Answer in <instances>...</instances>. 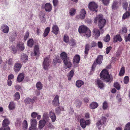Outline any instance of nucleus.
<instances>
[{
  "label": "nucleus",
  "mask_w": 130,
  "mask_h": 130,
  "mask_svg": "<svg viewBox=\"0 0 130 130\" xmlns=\"http://www.w3.org/2000/svg\"><path fill=\"white\" fill-rule=\"evenodd\" d=\"M94 23L97 24L98 22V26L100 30L101 34H103L104 32L103 28L105 25L106 21V20L103 18V17L102 14L97 15L95 18L94 20Z\"/></svg>",
  "instance_id": "1"
},
{
  "label": "nucleus",
  "mask_w": 130,
  "mask_h": 130,
  "mask_svg": "<svg viewBox=\"0 0 130 130\" xmlns=\"http://www.w3.org/2000/svg\"><path fill=\"white\" fill-rule=\"evenodd\" d=\"M60 56L64 65L67 68H71L72 65V63L67 54L65 52H63L60 54Z\"/></svg>",
  "instance_id": "2"
},
{
  "label": "nucleus",
  "mask_w": 130,
  "mask_h": 130,
  "mask_svg": "<svg viewBox=\"0 0 130 130\" xmlns=\"http://www.w3.org/2000/svg\"><path fill=\"white\" fill-rule=\"evenodd\" d=\"M100 76L101 79L106 83L109 82L110 81V77L108 71L103 69L100 73Z\"/></svg>",
  "instance_id": "3"
},
{
  "label": "nucleus",
  "mask_w": 130,
  "mask_h": 130,
  "mask_svg": "<svg viewBox=\"0 0 130 130\" xmlns=\"http://www.w3.org/2000/svg\"><path fill=\"white\" fill-rule=\"evenodd\" d=\"M78 31L80 33H85V35L87 37H89L91 35V32L90 29L86 26L82 25L78 28Z\"/></svg>",
  "instance_id": "4"
},
{
  "label": "nucleus",
  "mask_w": 130,
  "mask_h": 130,
  "mask_svg": "<svg viewBox=\"0 0 130 130\" xmlns=\"http://www.w3.org/2000/svg\"><path fill=\"white\" fill-rule=\"evenodd\" d=\"M97 43L95 41H92L91 44V46L90 47V45L89 44L87 43L85 46V50L84 53L85 55L84 56L85 58H86L87 57V55L88 54L90 48H92L93 47H94L96 46Z\"/></svg>",
  "instance_id": "5"
},
{
  "label": "nucleus",
  "mask_w": 130,
  "mask_h": 130,
  "mask_svg": "<svg viewBox=\"0 0 130 130\" xmlns=\"http://www.w3.org/2000/svg\"><path fill=\"white\" fill-rule=\"evenodd\" d=\"M103 59V56L101 55H99L97 57L96 59L93 63L91 69V71H94L95 70L97 64H101L102 62Z\"/></svg>",
  "instance_id": "6"
},
{
  "label": "nucleus",
  "mask_w": 130,
  "mask_h": 130,
  "mask_svg": "<svg viewBox=\"0 0 130 130\" xmlns=\"http://www.w3.org/2000/svg\"><path fill=\"white\" fill-rule=\"evenodd\" d=\"M51 62V60L50 59L49 57H46L43 60L42 65L44 69L45 70H48V68L50 65V63Z\"/></svg>",
  "instance_id": "7"
},
{
  "label": "nucleus",
  "mask_w": 130,
  "mask_h": 130,
  "mask_svg": "<svg viewBox=\"0 0 130 130\" xmlns=\"http://www.w3.org/2000/svg\"><path fill=\"white\" fill-rule=\"evenodd\" d=\"M98 7L97 4L94 2H91L89 4L88 8L92 12H97L98 11Z\"/></svg>",
  "instance_id": "8"
},
{
  "label": "nucleus",
  "mask_w": 130,
  "mask_h": 130,
  "mask_svg": "<svg viewBox=\"0 0 130 130\" xmlns=\"http://www.w3.org/2000/svg\"><path fill=\"white\" fill-rule=\"evenodd\" d=\"M106 120L107 119L106 118L103 116L102 117L101 119L97 122L96 123V125L99 129H100V127L103 125H105Z\"/></svg>",
  "instance_id": "9"
},
{
  "label": "nucleus",
  "mask_w": 130,
  "mask_h": 130,
  "mask_svg": "<svg viewBox=\"0 0 130 130\" xmlns=\"http://www.w3.org/2000/svg\"><path fill=\"white\" fill-rule=\"evenodd\" d=\"M40 53L38 45H35L34 49V52L31 53V55L32 56L39 57L40 56Z\"/></svg>",
  "instance_id": "10"
},
{
  "label": "nucleus",
  "mask_w": 130,
  "mask_h": 130,
  "mask_svg": "<svg viewBox=\"0 0 130 130\" xmlns=\"http://www.w3.org/2000/svg\"><path fill=\"white\" fill-rule=\"evenodd\" d=\"M90 123L89 120H85L84 119L82 118L80 120V123L81 127L84 129L85 128L86 125H89Z\"/></svg>",
  "instance_id": "11"
},
{
  "label": "nucleus",
  "mask_w": 130,
  "mask_h": 130,
  "mask_svg": "<svg viewBox=\"0 0 130 130\" xmlns=\"http://www.w3.org/2000/svg\"><path fill=\"white\" fill-rule=\"evenodd\" d=\"M95 85L100 89H103L105 86V84L103 82L99 79H96L95 80Z\"/></svg>",
  "instance_id": "12"
},
{
  "label": "nucleus",
  "mask_w": 130,
  "mask_h": 130,
  "mask_svg": "<svg viewBox=\"0 0 130 130\" xmlns=\"http://www.w3.org/2000/svg\"><path fill=\"white\" fill-rule=\"evenodd\" d=\"M52 104L54 106H59L60 103L59 101V96L58 95H56L52 102Z\"/></svg>",
  "instance_id": "13"
},
{
  "label": "nucleus",
  "mask_w": 130,
  "mask_h": 130,
  "mask_svg": "<svg viewBox=\"0 0 130 130\" xmlns=\"http://www.w3.org/2000/svg\"><path fill=\"white\" fill-rule=\"evenodd\" d=\"M93 35L95 39H97L100 36V32L99 29L97 28H94L93 30Z\"/></svg>",
  "instance_id": "14"
},
{
  "label": "nucleus",
  "mask_w": 130,
  "mask_h": 130,
  "mask_svg": "<svg viewBox=\"0 0 130 130\" xmlns=\"http://www.w3.org/2000/svg\"><path fill=\"white\" fill-rule=\"evenodd\" d=\"M37 123V120L35 119L32 118L31 119L30 123L32 129L35 130L36 129Z\"/></svg>",
  "instance_id": "15"
},
{
  "label": "nucleus",
  "mask_w": 130,
  "mask_h": 130,
  "mask_svg": "<svg viewBox=\"0 0 130 130\" xmlns=\"http://www.w3.org/2000/svg\"><path fill=\"white\" fill-rule=\"evenodd\" d=\"M59 31V28L57 25H54L53 26L52 31L53 33L57 35L58 34Z\"/></svg>",
  "instance_id": "16"
},
{
  "label": "nucleus",
  "mask_w": 130,
  "mask_h": 130,
  "mask_svg": "<svg viewBox=\"0 0 130 130\" xmlns=\"http://www.w3.org/2000/svg\"><path fill=\"white\" fill-rule=\"evenodd\" d=\"M62 62L61 59L59 56H56L53 59V63L54 66H55L57 63H60Z\"/></svg>",
  "instance_id": "17"
},
{
  "label": "nucleus",
  "mask_w": 130,
  "mask_h": 130,
  "mask_svg": "<svg viewBox=\"0 0 130 130\" xmlns=\"http://www.w3.org/2000/svg\"><path fill=\"white\" fill-rule=\"evenodd\" d=\"M44 9L46 11L50 12L52 9V6L50 3H46L44 5Z\"/></svg>",
  "instance_id": "18"
},
{
  "label": "nucleus",
  "mask_w": 130,
  "mask_h": 130,
  "mask_svg": "<svg viewBox=\"0 0 130 130\" xmlns=\"http://www.w3.org/2000/svg\"><path fill=\"white\" fill-rule=\"evenodd\" d=\"M1 29L2 31L5 33H7L9 30L8 27L5 24L1 26Z\"/></svg>",
  "instance_id": "19"
},
{
  "label": "nucleus",
  "mask_w": 130,
  "mask_h": 130,
  "mask_svg": "<svg viewBox=\"0 0 130 130\" xmlns=\"http://www.w3.org/2000/svg\"><path fill=\"white\" fill-rule=\"evenodd\" d=\"M24 48V44L23 43H19L17 45V49L18 50L22 51Z\"/></svg>",
  "instance_id": "20"
},
{
  "label": "nucleus",
  "mask_w": 130,
  "mask_h": 130,
  "mask_svg": "<svg viewBox=\"0 0 130 130\" xmlns=\"http://www.w3.org/2000/svg\"><path fill=\"white\" fill-rule=\"evenodd\" d=\"M49 115L52 122H55L56 119V117L55 113L52 111H50L49 112Z\"/></svg>",
  "instance_id": "21"
},
{
  "label": "nucleus",
  "mask_w": 130,
  "mask_h": 130,
  "mask_svg": "<svg viewBox=\"0 0 130 130\" xmlns=\"http://www.w3.org/2000/svg\"><path fill=\"white\" fill-rule=\"evenodd\" d=\"M86 12L84 9H81L80 11L79 18L81 19H83L85 17Z\"/></svg>",
  "instance_id": "22"
},
{
  "label": "nucleus",
  "mask_w": 130,
  "mask_h": 130,
  "mask_svg": "<svg viewBox=\"0 0 130 130\" xmlns=\"http://www.w3.org/2000/svg\"><path fill=\"white\" fill-rule=\"evenodd\" d=\"M46 123V122L44 120H40L39 124V129L40 130L42 129L45 125Z\"/></svg>",
  "instance_id": "23"
},
{
  "label": "nucleus",
  "mask_w": 130,
  "mask_h": 130,
  "mask_svg": "<svg viewBox=\"0 0 130 130\" xmlns=\"http://www.w3.org/2000/svg\"><path fill=\"white\" fill-rule=\"evenodd\" d=\"M122 39L120 36L119 35H116L114 37L113 42L115 43L118 41L121 42L122 41Z\"/></svg>",
  "instance_id": "24"
},
{
  "label": "nucleus",
  "mask_w": 130,
  "mask_h": 130,
  "mask_svg": "<svg viewBox=\"0 0 130 130\" xmlns=\"http://www.w3.org/2000/svg\"><path fill=\"white\" fill-rule=\"evenodd\" d=\"M21 58L23 62L25 63L28 59L27 55L25 54H22L21 55Z\"/></svg>",
  "instance_id": "25"
},
{
  "label": "nucleus",
  "mask_w": 130,
  "mask_h": 130,
  "mask_svg": "<svg viewBox=\"0 0 130 130\" xmlns=\"http://www.w3.org/2000/svg\"><path fill=\"white\" fill-rule=\"evenodd\" d=\"M10 122L9 120L7 118H5L3 121L2 125L3 127H8V125L9 124Z\"/></svg>",
  "instance_id": "26"
},
{
  "label": "nucleus",
  "mask_w": 130,
  "mask_h": 130,
  "mask_svg": "<svg viewBox=\"0 0 130 130\" xmlns=\"http://www.w3.org/2000/svg\"><path fill=\"white\" fill-rule=\"evenodd\" d=\"M84 84V82L80 80H77L76 82V85L78 88L80 87Z\"/></svg>",
  "instance_id": "27"
},
{
  "label": "nucleus",
  "mask_w": 130,
  "mask_h": 130,
  "mask_svg": "<svg viewBox=\"0 0 130 130\" xmlns=\"http://www.w3.org/2000/svg\"><path fill=\"white\" fill-rule=\"evenodd\" d=\"M24 76L23 73H20L18 76L17 80L19 82L22 81L24 79Z\"/></svg>",
  "instance_id": "28"
},
{
  "label": "nucleus",
  "mask_w": 130,
  "mask_h": 130,
  "mask_svg": "<svg viewBox=\"0 0 130 130\" xmlns=\"http://www.w3.org/2000/svg\"><path fill=\"white\" fill-rule=\"evenodd\" d=\"M43 119L42 120H44L45 122H48L50 120L48 114L47 112H45L43 115Z\"/></svg>",
  "instance_id": "29"
},
{
  "label": "nucleus",
  "mask_w": 130,
  "mask_h": 130,
  "mask_svg": "<svg viewBox=\"0 0 130 130\" xmlns=\"http://www.w3.org/2000/svg\"><path fill=\"white\" fill-rule=\"evenodd\" d=\"M98 104L95 102H92L90 105V108L94 109L96 108L98 106Z\"/></svg>",
  "instance_id": "30"
},
{
  "label": "nucleus",
  "mask_w": 130,
  "mask_h": 130,
  "mask_svg": "<svg viewBox=\"0 0 130 130\" xmlns=\"http://www.w3.org/2000/svg\"><path fill=\"white\" fill-rule=\"evenodd\" d=\"M130 16V13L129 12V11H126L124 13L122 17V19L123 20H125L126 19L128 18Z\"/></svg>",
  "instance_id": "31"
},
{
  "label": "nucleus",
  "mask_w": 130,
  "mask_h": 130,
  "mask_svg": "<svg viewBox=\"0 0 130 130\" xmlns=\"http://www.w3.org/2000/svg\"><path fill=\"white\" fill-rule=\"evenodd\" d=\"M64 109L62 107H60V106L58 107L55 109L56 113L57 114H59L60 113L61 111L64 110Z\"/></svg>",
  "instance_id": "32"
},
{
  "label": "nucleus",
  "mask_w": 130,
  "mask_h": 130,
  "mask_svg": "<svg viewBox=\"0 0 130 130\" xmlns=\"http://www.w3.org/2000/svg\"><path fill=\"white\" fill-rule=\"evenodd\" d=\"M74 74V72L72 70L71 71L69 72L67 75L68 80H70L72 78Z\"/></svg>",
  "instance_id": "33"
},
{
  "label": "nucleus",
  "mask_w": 130,
  "mask_h": 130,
  "mask_svg": "<svg viewBox=\"0 0 130 130\" xmlns=\"http://www.w3.org/2000/svg\"><path fill=\"white\" fill-rule=\"evenodd\" d=\"M80 57L79 55H76L73 58V60L76 63H78L80 61Z\"/></svg>",
  "instance_id": "34"
},
{
  "label": "nucleus",
  "mask_w": 130,
  "mask_h": 130,
  "mask_svg": "<svg viewBox=\"0 0 130 130\" xmlns=\"http://www.w3.org/2000/svg\"><path fill=\"white\" fill-rule=\"evenodd\" d=\"M50 28L49 27H47L45 29L43 33L44 37H45L48 35L50 31Z\"/></svg>",
  "instance_id": "35"
},
{
  "label": "nucleus",
  "mask_w": 130,
  "mask_h": 130,
  "mask_svg": "<svg viewBox=\"0 0 130 130\" xmlns=\"http://www.w3.org/2000/svg\"><path fill=\"white\" fill-rule=\"evenodd\" d=\"M23 130H27L28 127V124L26 120H24L23 121Z\"/></svg>",
  "instance_id": "36"
},
{
  "label": "nucleus",
  "mask_w": 130,
  "mask_h": 130,
  "mask_svg": "<svg viewBox=\"0 0 130 130\" xmlns=\"http://www.w3.org/2000/svg\"><path fill=\"white\" fill-rule=\"evenodd\" d=\"M34 41L32 39H29L27 43L28 45L30 47H32L34 44Z\"/></svg>",
  "instance_id": "37"
},
{
  "label": "nucleus",
  "mask_w": 130,
  "mask_h": 130,
  "mask_svg": "<svg viewBox=\"0 0 130 130\" xmlns=\"http://www.w3.org/2000/svg\"><path fill=\"white\" fill-rule=\"evenodd\" d=\"M76 12V9L74 8H72L69 10V13L70 15L71 16H73L74 15Z\"/></svg>",
  "instance_id": "38"
},
{
  "label": "nucleus",
  "mask_w": 130,
  "mask_h": 130,
  "mask_svg": "<svg viewBox=\"0 0 130 130\" xmlns=\"http://www.w3.org/2000/svg\"><path fill=\"white\" fill-rule=\"evenodd\" d=\"M118 3L117 2L114 1L113 2L112 6L113 10H115L118 8Z\"/></svg>",
  "instance_id": "39"
},
{
  "label": "nucleus",
  "mask_w": 130,
  "mask_h": 130,
  "mask_svg": "<svg viewBox=\"0 0 130 130\" xmlns=\"http://www.w3.org/2000/svg\"><path fill=\"white\" fill-rule=\"evenodd\" d=\"M36 86L38 90L41 89L43 87L42 85L40 82H38L36 84Z\"/></svg>",
  "instance_id": "40"
},
{
  "label": "nucleus",
  "mask_w": 130,
  "mask_h": 130,
  "mask_svg": "<svg viewBox=\"0 0 130 130\" xmlns=\"http://www.w3.org/2000/svg\"><path fill=\"white\" fill-rule=\"evenodd\" d=\"M15 107V104L12 102H10L8 106V108L10 110L13 109Z\"/></svg>",
  "instance_id": "41"
},
{
  "label": "nucleus",
  "mask_w": 130,
  "mask_h": 130,
  "mask_svg": "<svg viewBox=\"0 0 130 130\" xmlns=\"http://www.w3.org/2000/svg\"><path fill=\"white\" fill-rule=\"evenodd\" d=\"M128 7V3L127 2L125 1H124L122 4V7L123 9L127 10Z\"/></svg>",
  "instance_id": "42"
},
{
  "label": "nucleus",
  "mask_w": 130,
  "mask_h": 130,
  "mask_svg": "<svg viewBox=\"0 0 130 130\" xmlns=\"http://www.w3.org/2000/svg\"><path fill=\"white\" fill-rule=\"evenodd\" d=\"M125 72V69L124 67L121 68L119 73V75L120 76H123Z\"/></svg>",
  "instance_id": "43"
},
{
  "label": "nucleus",
  "mask_w": 130,
  "mask_h": 130,
  "mask_svg": "<svg viewBox=\"0 0 130 130\" xmlns=\"http://www.w3.org/2000/svg\"><path fill=\"white\" fill-rule=\"evenodd\" d=\"M110 38L109 35V34H107L104 38L103 40L104 41L106 42H108L110 40Z\"/></svg>",
  "instance_id": "44"
},
{
  "label": "nucleus",
  "mask_w": 130,
  "mask_h": 130,
  "mask_svg": "<svg viewBox=\"0 0 130 130\" xmlns=\"http://www.w3.org/2000/svg\"><path fill=\"white\" fill-rule=\"evenodd\" d=\"M69 37L66 35H65L64 36L63 40L64 42L67 43L69 42Z\"/></svg>",
  "instance_id": "45"
},
{
  "label": "nucleus",
  "mask_w": 130,
  "mask_h": 130,
  "mask_svg": "<svg viewBox=\"0 0 130 130\" xmlns=\"http://www.w3.org/2000/svg\"><path fill=\"white\" fill-rule=\"evenodd\" d=\"M22 66V64L20 63H17V71H19Z\"/></svg>",
  "instance_id": "46"
},
{
  "label": "nucleus",
  "mask_w": 130,
  "mask_h": 130,
  "mask_svg": "<svg viewBox=\"0 0 130 130\" xmlns=\"http://www.w3.org/2000/svg\"><path fill=\"white\" fill-rule=\"evenodd\" d=\"M114 86L118 90H119L120 88V84L118 82L115 83Z\"/></svg>",
  "instance_id": "47"
},
{
  "label": "nucleus",
  "mask_w": 130,
  "mask_h": 130,
  "mask_svg": "<svg viewBox=\"0 0 130 130\" xmlns=\"http://www.w3.org/2000/svg\"><path fill=\"white\" fill-rule=\"evenodd\" d=\"M110 0H102L103 4L105 6H107L110 3Z\"/></svg>",
  "instance_id": "48"
},
{
  "label": "nucleus",
  "mask_w": 130,
  "mask_h": 130,
  "mask_svg": "<svg viewBox=\"0 0 130 130\" xmlns=\"http://www.w3.org/2000/svg\"><path fill=\"white\" fill-rule=\"evenodd\" d=\"M127 31V29L126 27H123L122 28L121 31H120V33L121 34H123L126 33Z\"/></svg>",
  "instance_id": "49"
},
{
  "label": "nucleus",
  "mask_w": 130,
  "mask_h": 130,
  "mask_svg": "<svg viewBox=\"0 0 130 130\" xmlns=\"http://www.w3.org/2000/svg\"><path fill=\"white\" fill-rule=\"evenodd\" d=\"M124 130H130V123H127L125 125L124 128Z\"/></svg>",
  "instance_id": "50"
},
{
  "label": "nucleus",
  "mask_w": 130,
  "mask_h": 130,
  "mask_svg": "<svg viewBox=\"0 0 130 130\" xmlns=\"http://www.w3.org/2000/svg\"><path fill=\"white\" fill-rule=\"evenodd\" d=\"M29 33L28 31H27L26 32L24 37V40L25 41L27 40L29 36Z\"/></svg>",
  "instance_id": "51"
},
{
  "label": "nucleus",
  "mask_w": 130,
  "mask_h": 130,
  "mask_svg": "<svg viewBox=\"0 0 130 130\" xmlns=\"http://www.w3.org/2000/svg\"><path fill=\"white\" fill-rule=\"evenodd\" d=\"M129 78L128 76H126L124 78V82L125 84H127L129 81Z\"/></svg>",
  "instance_id": "52"
},
{
  "label": "nucleus",
  "mask_w": 130,
  "mask_h": 130,
  "mask_svg": "<svg viewBox=\"0 0 130 130\" xmlns=\"http://www.w3.org/2000/svg\"><path fill=\"white\" fill-rule=\"evenodd\" d=\"M70 45L73 46L76 45V43L75 40L73 39H72L70 40Z\"/></svg>",
  "instance_id": "53"
},
{
  "label": "nucleus",
  "mask_w": 130,
  "mask_h": 130,
  "mask_svg": "<svg viewBox=\"0 0 130 130\" xmlns=\"http://www.w3.org/2000/svg\"><path fill=\"white\" fill-rule=\"evenodd\" d=\"M10 48V50H11L12 52L14 54H15L16 53V49L15 47L13 46H11Z\"/></svg>",
  "instance_id": "54"
},
{
  "label": "nucleus",
  "mask_w": 130,
  "mask_h": 130,
  "mask_svg": "<svg viewBox=\"0 0 130 130\" xmlns=\"http://www.w3.org/2000/svg\"><path fill=\"white\" fill-rule=\"evenodd\" d=\"M108 107L107 103L106 101H104L103 103V107L104 109H106Z\"/></svg>",
  "instance_id": "55"
},
{
  "label": "nucleus",
  "mask_w": 130,
  "mask_h": 130,
  "mask_svg": "<svg viewBox=\"0 0 130 130\" xmlns=\"http://www.w3.org/2000/svg\"><path fill=\"white\" fill-rule=\"evenodd\" d=\"M82 102L79 100H77V103L76 106L78 108H79L81 106L82 104Z\"/></svg>",
  "instance_id": "56"
},
{
  "label": "nucleus",
  "mask_w": 130,
  "mask_h": 130,
  "mask_svg": "<svg viewBox=\"0 0 130 130\" xmlns=\"http://www.w3.org/2000/svg\"><path fill=\"white\" fill-rule=\"evenodd\" d=\"M30 98H26L24 100V102L25 104H29L30 103Z\"/></svg>",
  "instance_id": "57"
},
{
  "label": "nucleus",
  "mask_w": 130,
  "mask_h": 130,
  "mask_svg": "<svg viewBox=\"0 0 130 130\" xmlns=\"http://www.w3.org/2000/svg\"><path fill=\"white\" fill-rule=\"evenodd\" d=\"M125 41L127 42L128 41H130V34H128L127 36H125Z\"/></svg>",
  "instance_id": "58"
},
{
  "label": "nucleus",
  "mask_w": 130,
  "mask_h": 130,
  "mask_svg": "<svg viewBox=\"0 0 130 130\" xmlns=\"http://www.w3.org/2000/svg\"><path fill=\"white\" fill-rule=\"evenodd\" d=\"M97 45L99 48H102L103 47V43L101 42H98Z\"/></svg>",
  "instance_id": "59"
},
{
  "label": "nucleus",
  "mask_w": 130,
  "mask_h": 130,
  "mask_svg": "<svg viewBox=\"0 0 130 130\" xmlns=\"http://www.w3.org/2000/svg\"><path fill=\"white\" fill-rule=\"evenodd\" d=\"M37 115L38 113H37L35 112H33L31 113V116L32 118H34L37 117Z\"/></svg>",
  "instance_id": "60"
},
{
  "label": "nucleus",
  "mask_w": 130,
  "mask_h": 130,
  "mask_svg": "<svg viewBox=\"0 0 130 130\" xmlns=\"http://www.w3.org/2000/svg\"><path fill=\"white\" fill-rule=\"evenodd\" d=\"M112 47L110 46L107 47L106 49V53L108 54L110 52V51L112 49Z\"/></svg>",
  "instance_id": "61"
},
{
  "label": "nucleus",
  "mask_w": 130,
  "mask_h": 130,
  "mask_svg": "<svg viewBox=\"0 0 130 130\" xmlns=\"http://www.w3.org/2000/svg\"><path fill=\"white\" fill-rule=\"evenodd\" d=\"M53 3L54 6H56L58 4V0H53Z\"/></svg>",
  "instance_id": "62"
},
{
  "label": "nucleus",
  "mask_w": 130,
  "mask_h": 130,
  "mask_svg": "<svg viewBox=\"0 0 130 130\" xmlns=\"http://www.w3.org/2000/svg\"><path fill=\"white\" fill-rule=\"evenodd\" d=\"M37 98L36 97H34L32 99H31L30 98V103H31L32 104L34 103L36 100H37Z\"/></svg>",
  "instance_id": "63"
},
{
  "label": "nucleus",
  "mask_w": 130,
  "mask_h": 130,
  "mask_svg": "<svg viewBox=\"0 0 130 130\" xmlns=\"http://www.w3.org/2000/svg\"><path fill=\"white\" fill-rule=\"evenodd\" d=\"M7 63L8 64L10 65H11L13 64V62L12 59H9L7 61Z\"/></svg>",
  "instance_id": "64"
}]
</instances>
